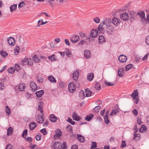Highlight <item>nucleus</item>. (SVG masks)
<instances>
[{
    "instance_id": "f257e3e1",
    "label": "nucleus",
    "mask_w": 149,
    "mask_h": 149,
    "mask_svg": "<svg viewBox=\"0 0 149 149\" xmlns=\"http://www.w3.org/2000/svg\"><path fill=\"white\" fill-rule=\"evenodd\" d=\"M121 22L120 19L115 17H113L111 20V23L115 27L119 25Z\"/></svg>"
},
{
    "instance_id": "f03ea898",
    "label": "nucleus",
    "mask_w": 149,
    "mask_h": 149,
    "mask_svg": "<svg viewBox=\"0 0 149 149\" xmlns=\"http://www.w3.org/2000/svg\"><path fill=\"white\" fill-rule=\"evenodd\" d=\"M68 89L69 91L71 93H74L75 91V87L74 83L72 82H71L69 84Z\"/></svg>"
},
{
    "instance_id": "7ed1b4c3",
    "label": "nucleus",
    "mask_w": 149,
    "mask_h": 149,
    "mask_svg": "<svg viewBox=\"0 0 149 149\" xmlns=\"http://www.w3.org/2000/svg\"><path fill=\"white\" fill-rule=\"evenodd\" d=\"M116 27L110 25L107 27V31L108 33H112L116 31Z\"/></svg>"
},
{
    "instance_id": "20e7f679",
    "label": "nucleus",
    "mask_w": 149,
    "mask_h": 149,
    "mask_svg": "<svg viewBox=\"0 0 149 149\" xmlns=\"http://www.w3.org/2000/svg\"><path fill=\"white\" fill-rule=\"evenodd\" d=\"M118 59L120 63H125L127 61V57L125 55H121L118 57Z\"/></svg>"
},
{
    "instance_id": "39448f33",
    "label": "nucleus",
    "mask_w": 149,
    "mask_h": 149,
    "mask_svg": "<svg viewBox=\"0 0 149 149\" xmlns=\"http://www.w3.org/2000/svg\"><path fill=\"white\" fill-rule=\"evenodd\" d=\"M79 37L78 36L73 35L71 38L70 41L73 43L77 42L79 40Z\"/></svg>"
},
{
    "instance_id": "423d86ee",
    "label": "nucleus",
    "mask_w": 149,
    "mask_h": 149,
    "mask_svg": "<svg viewBox=\"0 0 149 149\" xmlns=\"http://www.w3.org/2000/svg\"><path fill=\"white\" fill-rule=\"evenodd\" d=\"M8 43L11 46H13L15 44V40L14 38L12 37L8 38L7 39Z\"/></svg>"
},
{
    "instance_id": "0eeeda50",
    "label": "nucleus",
    "mask_w": 149,
    "mask_h": 149,
    "mask_svg": "<svg viewBox=\"0 0 149 149\" xmlns=\"http://www.w3.org/2000/svg\"><path fill=\"white\" fill-rule=\"evenodd\" d=\"M120 16L121 19L125 21H127L129 17L127 13L121 14Z\"/></svg>"
},
{
    "instance_id": "6e6552de",
    "label": "nucleus",
    "mask_w": 149,
    "mask_h": 149,
    "mask_svg": "<svg viewBox=\"0 0 149 149\" xmlns=\"http://www.w3.org/2000/svg\"><path fill=\"white\" fill-rule=\"evenodd\" d=\"M111 23V20L110 18H108L104 20L101 24L104 25H105L107 27L110 25Z\"/></svg>"
},
{
    "instance_id": "1a4fd4ad",
    "label": "nucleus",
    "mask_w": 149,
    "mask_h": 149,
    "mask_svg": "<svg viewBox=\"0 0 149 149\" xmlns=\"http://www.w3.org/2000/svg\"><path fill=\"white\" fill-rule=\"evenodd\" d=\"M30 86L31 90L33 91H35L37 90V87L35 82H32L30 84Z\"/></svg>"
},
{
    "instance_id": "9d476101",
    "label": "nucleus",
    "mask_w": 149,
    "mask_h": 149,
    "mask_svg": "<svg viewBox=\"0 0 149 149\" xmlns=\"http://www.w3.org/2000/svg\"><path fill=\"white\" fill-rule=\"evenodd\" d=\"M98 31L97 30L93 29L91 31L90 36L92 38H95L97 36Z\"/></svg>"
},
{
    "instance_id": "9b49d317",
    "label": "nucleus",
    "mask_w": 149,
    "mask_h": 149,
    "mask_svg": "<svg viewBox=\"0 0 149 149\" xmlns=\"http://www.w3.org/2000/svg\"><path fill=\"white\" fill-rule=\"evenodd\" d=\"M43 113H42L41 115H38V116L37 117V121L38 123H43L44 118L43 117Z\"/></svg>"
},
{
    "instance_id": "f8f14e48",
    "label": "nucleus",
    "mask_w": 149,
    "mask_h": 149,
    "mask_svg": "<svg viewBox=\"0 0 149 149\" xmlns=\"http://www.w3.org/2000/svg\"><path fill=\"white\" fill-rule=\"evenodd\" d=\"M61 143L59 142H55L53 143L52 147V149H59Z\"/></svg>"
},
{
    "instance_id": "ddd939ff",
    "label": "nucleus",
    "mask_w": 149,
    "mask_h": 149,
    "mask_svg": "<svg viewBox=\"0 0 149 149\" xmlns=\"http://www.w3.org/2000/svg\"><path fill=\"white\" fill-rule=\"evenodd\" d=\"M79 75V72L78 70H76L73 73L72 78L74 80H77Z\"/></svg>"
},
{
    "instance_id": "4468645a",
    "label": "nucleus",
    "mask_w": 149,
    "mask_h": 149,
    "mask_svg": "<svg viewBox=\"0 0 149 149\" xmlns=\"http://www.w3.org/2000/svg\"><path fill=\"white\" fill-rule=\"evenodd\" d=\"M72 118L74 120L78 121L81 119L80 116H78L76 112H74L73 113Z\"/></svg>"
},
{
    "instance_id": "2eb2a0df",
    "label": "nucleus",
    "mask_w": 149,
    "mask_h": 149,
    "mask_svg": "<svg viewBox=\"0 0 149 149\" xmlns=\"http://www.w3.org/2000/svg\"><path fill=\"white\" fill-rule=\"evenodd\" d=\"M61 132L59 129H57L56 130V134L54 136V138L55 139H57L61 136Z\"/></svg>"
},
{
    "instance_id": "dca6fc26",
    "label": "nucleus",
    "mask_w": 149,
    "mask_h": 149,
    "mask_svg": "<svg viewBox=\"0 0 149 149\" xmlns=\"http://www.w3.org/2000/svg\"><path fill=\"white\" fill-rule=\"evenodd\" d=\"M29 129L31 130H33L37 126L36 123L34 122H32L29 125Z\"/></svg>"
},
{
    "instance_id": "f3484780",
    "label": "nucleus",
    "mask_w": 149,
    "mask_h": 149,
    "mask_svg": "<svg viewBox=\"0 0 149 149\" xmlns=\"http://www.w3.org/2000/svg\"><path fill=\"white\" fill-rule=\"evenodd\" d=\"M84 56L86 59H89L90 58V52L89 50H86L84 52Z\"/></svg>"
},
{
    "instance_id": "a211bd4d",
    "label": "nucleus",
    "mask_w": 149,
    "mask_h": 149,
    "mask_svg": "<svg viewBox=\"0 0 149 149\" xmlns=\"http://www.w3.org/2000/svg\"><path fill=\"white\" fill-rule=\"evenodd\" d=\"M77 139L81 142H84L85 141L84 137L81 134H78L77 135Z\"/></svg>"
},
{
    "instance_id": "6ab92c4d",
    "label": "nucleus",
    "mask_w": 149,
    "mask_h": 149,
    "mask_svg": "<svg viewBox=\"0 0 149 149\" xmlns=\"http://www.w3.org/2000/svg\"><path fill=\"white\" fill-rule=\"evenodd\" d=\"M103 26L101 23L99 26L98 29L100 33H102L104 32V29L102 27Z\"/></svg>"
},
{
    "instance_id": "aec40b11",
    "label": "nucleus",
    "mask_w": 149,
    "mask_h": 149,
    "mask_svg": "<svg viewBox=\"0 0 149 149\" xmlns=\"http://www.w3.org/2000/svg\"><path fill=\"white\" fill-rule=\"evenodd\" d=\"M48 79L49 81L52 83H54L56 82V79L52 75L48 76Z\"/></svg>"
},
{
    "instance_id": "412c9836",
    "label": "nucleus",
    "mask_w": 149,
    "mask_h": 149,
    "mask_svg": "<svg viewBox=\"0 0 149 149\" xmlns=\"http://www.w3.org/2000/svg\"><path fill=\"white\" fill-rule=\"evenodd\" d=\"M124 69L121 68L118 70V75L120 77L122 76L124 74Z\"/></svg>"
},
{
    "instance_id": "4be33fe9",
    "label": "nucleus",
    "mask_w": 149,
    "mask_h": 149,
    "mask_svg": "<svg viewBox=\"0 0 149 149\" xmlns=\"http://www.w3.org/2000/svg\"><path fill=\"white\" fill-rule=\"evenodd\" d=\"M44 93V91L43 90H41L39 91H38L36 93V96L38 97H40L42 96Z\"/></svg>"
},
{
    "instance_id": "5701e85b",
    "label": "nucleus",
    "mask_w": 149,
    "mask_h": 149,
    "mask_svg": "<svg viewBox=\"0 0 149 149\" xmlns=\"http://www.w3.org/2000/svg\"><path fill=\"white\" fill-rule=\"evenodd\" d=\"M119 108L116 107L112 111L110 115L111 116L115 115L117 113L119 112Z\"/></svg>"
},
{
    "instance_id": "b1692460",
    "label": "nucleus",
    "mask_w": 149,
    "mask_h": 149,
    "mask_svg": "<svg viewBox=\"0 0 149 149\" xmlns=\"http://www.w3.org/2000/svg\"><path fill=\"white\" fill-rule=\"evenodd\" d=\"M33 60L34 62L38 63L40 62V58L36 54H35L33 57Z\"/></svg>"
},
{
    "instance_id": "393cba45",
    "label": "nucleus",
    "mask_w": 149,
    "mask_h": 149,
    "mask_svg": "<svg viewBox=\"0 0 149 149\" xmlns=\"http://www.w3.org/2000/svg\"><path fill=\"white\" fill-rule=\"evenodd\" d=\"M51 121L52 122H55L57 119V118L54 114H52L50 115L49 117Z\"/></svg>"
},
{
    "instance_id": "a878e982",
    "label": "nucleus",
    "mask_w": 149,
    "mask_h": 149,
    "mask_svg": "<svg viewBox=\"0 0 149 149\" xmlns=\"http://www.w3.org/2000/svg\"><path fill=\"white\" fill-rule=\"evenodd\" d=\"M137 15H139L141 19H143L145 17V13L143 11L138 12Z\"/></svg>"
},
{
    "instance_id": "bb28decb",
    "label": "nucleus",
    "mask_w": 149,
    "mask_h": 149,
    "mask_svg": "<svg viewBox=\"0 0 149 149\" xmlns=\"http://www.w3.org/2000/svg\"><path fill=\"white\" fill-rule=\"evenodd\" d=\"M94 77L93 74L92 73L88 74L87 79L89 81H91L93 79Z\"/></svg>"
},
{
    "instance_id": "cd10ccee",
    "label": "nucleus",
    "mask_w": 149,
    "mask_h": 149,
    "mask_svg": "<svg viewBox=\"0 0 149 149\" xmlns=\"http://www.w3.org/2000/svg\"><path fill=\"white\" fill-rule=\"evenodd\" d=\"M105 41V39L104 37L102 35H100L99 38V42L100 44H102V42H104Z\"/></svg>"
},
{
    "instance_id": "c85d7f7f",
    "label": "nucleus",
    "mask_w": 149,
    "mask_h": 149,
    "mask_svg": "<svg viewBox=\"0 0 149 149\" xmlns=\"http://www.w3.org/2000/svg\"><path fill=\"white\" fill-rule=\"evenodd\" d=\"M136 131L135 132V133H136ZM140 137L141 135L140 134H136L135 133L134 135V136L133 138V139L135 140L136 141H138L140 139Z\"/></svg>"
},
{
    "instance_id": "c756f323",
    "label": "nucleus",
    "mask_w": 149,
    "mask_h": 149,
    "mask_svg": "<svg viewBox=\"0 0 149 149\" xmlns=\"http://www.w3.org/2000/svg\"><path fill=\"white\" fill-rule=\"evenodd\" d=\"M86 96V97L90 96L92 93V91L89 90L88 88L85 89Z\"/></svg>"
},
{
    "instance_id": "7c9ffc66",
    "label": "nucleus",
    "mask_w": 149,
    "mask_h": 149,
    "mask_svg": "<svg viewBox=\"0 0 149 149\" xmlns=\"http://www.w3.org/2000/svg\"><path fill=\"white\" fill-rule=\"evenodd\" d=\"M25 85L23 84H21L18 87V88L21 91H24Z\"/></svg>"
},
{
    "instance_id": "2f4dec72",
    "label": "nucleus",
    "mask_w": 149,
    "mask_h": 149,
    "mask_svg": "<svg viewBox=\"0 0 149 149\" xmlns=\"http://www.w3.org/2000/svg\"><path fill=\"white\" fill-rule=\"evenodd\" d=\"M13 128L11 127H10L7 129V135L9 136L11 135L13 132Z\"/></svg>"
},
{
    "instance_id": "473e14b6",
    "label": "nucleus",
    "mask_w": 149,
    "mask_h": 149,
    "mask_svg": "<svg viewBox=\"0 0 149 149\" xmlns=\"http://www.w3.org/2000/svg\"><path fill=\"white\" fill-rule=\"evenodd\" d=\"M17 4H15L12 5L10 7V11L11 12H13L17 8Z\"/></svg>"
},
{
    "instance_id": "72a5a7b5",
    "label": "nucleus",
    "mask_w": 149,
    "mask_h": 149,
    "mask_svg": "<svg viewBox=\"0 0 149 149\" xmlns=\"http://www.w3.org/2000/svg\"><path fill=\"white\" fill-rule=\"evenodd\" d=\"M79 97L80 99H83L85 97V94L84 91L81 90L79 93Z\"/></svg>"
},
{
    "instance_id": "f704fd0d",
    "label": "nucleus",
    "mask_w": 149,
    "mask_h": 149,
    "mask_svg": "<svg viewBox=\"0 0 149 149\" xmlns=\"http://www.w3.org/2000/svg\"><path fill=\"white\" fill-rule=\"evenodd\" d=\"M93 114H90L89 115L86 116V117L85 119L87 121H89L92 119V118H93Z\"/></svg>"
},
{
    "instance_id": "c9c22d12",
    "label": "nucleus",
    "mask_w": 149,
    "mask_h": 149,
    "mask_svg": "<svg viewBox=\"0 0 149 149\" xmlns=\"http://www.w3.org/2000/svg\"><path fill=\"white\" fill-rule=\"evenodd\" d=\"M138 95V93L137 90H135L133 91V93L131 95L132 97H136Z\"/></svg>"
},
{
    "instance_id": "e433bc0d",
    "label": "nucleus",
    "mask_w": 149,
    "mask_h": 149,
    "mask_svg": "<svg viewBox=\"0 0 149 149\" xmlns=\"http://www.w3.org/2000/svg\"><path fill=\"white\" fill-rule=\"evenodd\" d=\"M26 63H27L28 64L31 65L33 64L32 61L30 58H26Z\"/></svg>"
},
{
    "instance_id": "4c0bfd02",
    "label": "nucleus",
    "mask_w": 149,
    "mask_h": 149,
    "mask_svg": "<svg viewBox=\"0 0 149 149\" xmlns=\"http://www.w3.org/2000/svg\"><path fill=\"white\" fill-rule=\"evenodd\" d=\"M5 111L6 114H7L8 115H10L11 112L8 106H6Z\"/></svg>"
},
{
    "instance_id": "58836bf2",
    "label": "nucleus",
    "mask_w": 149,
    "mask_h": 149,
    "mask_svg": "<svg viewBox=\"0 0 149 149\" xmlns=\"http://www.w3.org/2000/svg\"><path fill=\"white\" fill-rule=\"evenodd\" d=\"M104 120L105 123L108 124L109 123V119L108 116L106 115L104 117Z\"/></svg>"
},
{
    "instance_id": "ea45409f",
    "label": "nucleus",
    "mask_w": 149,
    "mask_h": 149,
    "mask_svg": "<svg viewBox=\"0 0 149 149\" xmlns=\"http://www.w3.org/2000/svg\"><path fill=\"white\" fill-rule=\"evenodd\" d=\"M1 55L4 58L5 57L7 56L8 55V53L4 51H1L0 52Z\"/></svg>"
},
{
    "instance_id": "a19ab883",
    "label": "nucleus",
    "mask_w": 149,
    "mask_h": 149,
    "mask_svg": "<svg viewBox=\"0 0 149 149\" xmlns=\"http://www.w3.org/2000/svg\"><path fill=\"white\" fill-rule=\"evenodd\" d=\"M133 65L132 64H129L125 67V70L128 71L130 69L132 68L133 67Z\"/></svg>"
},
{
    "instance_id": "79ce46f5",
    "label": "nucleus",
    "mask_w": 149,
    "mask_h": 149,
    "mask_svg": "<svg viewBox=\"0 0 149 149\" xmlns=\"http://www.w3.org/2000/svg\"><path fill=\"white\" fill-rule=\"evenodd\" d=\"M54 56L55 55L53 54L51 56H48V58L51 61H54L56 60V59L55 58Z\"/></svg>"
},
{
    "instance_id": "37998d69",
    "label": "nucleus",
    "mask_w": 149,
    "mask_h": 149,
    "mask_svg": "<svg viewBox=\"0 0 149 149\" xmlns=\"http://www.w3.org/2000/svg\"><path fill=\"white\" fill-rule=\"evenodd\" d=\"M101 87L100 84L98 82H96L95 85V88L97 90H99Z\"/></svg>"
},
{
    "instance_id": "c03bdc74",
    "label": "nucleus",
    "mask_w": 149,
    "mask_h": 149,
    "mask_svg": "<svg viewBox=\"0 0 149 149\" xmlns=\"http://www.w3.org/2000/svg\"><path fill=\"white\" fill-rule=\"evenodd\" d=\"M141 127L139 129V132H144L145 130L146 129V127L144 125H142Z\"/></svg>"
},
{
    "instance_id": "a18cd8bd",
    "label": "nucleus",
    "mask_w": 149,
    "mask_h": 149,
    "mask_svg": "<svg viewBox=\"0 0 149 149\" xmlns=\"http://www.w3.org/2000/svg\"><path fill=\"white\" fill-rule=\"evenodd\" d=\"M27 134V130H25L23 132L22 134V136L24 138H25V137L26 136Z\"/></svg>"
},
{
    "instance_id": "49530a36",
    "label": "nucleus",
    "mask_w": 149,
    "mask_h": 149,
    "mask_svg": "<svg viewBox=\"0 0 149 149\" xmlns=\"http://www.w3.org/2000/svg\"><path fill=\"white\" fill-rule=\"evenodd\" d=\"M15 71V68L14 67H11L8 70V72L10 73H13Z\"/></svg>"
},
{
    "instance_id": "de8ad7c7",
    "label": "nucleus",
    "mask_w": 149,
    "mask_h": 149,
    "mask_svg": "<svg viewBox=\"0 0 149 149\" xmlns=\"http://www.w3.org/2000/svg\"><path fill=\"white\" fill-rule=\"evenodd\" d=\"M67 130L69 132H71L72 130V127L70 125H67L66 127Z\"/></svg>"
},
{
    "instance_id": "09e8293b",
    "label": "nucleus",
    "mask_w": 149,
    "mask_h": 149,
    "mask_svg": "<svg viewBox=\"0 0 149 149\" xmlns=\"http://www.w3.org/2000/svg\"><path fill=\"white\" fill-rule=\"evenodd\" d=\"M66 144V143L65 142H63L62 143L60 148H61V149H67Z\"/></svg>"
},
{
    "instance_id": "8fccbe9b",
    "label": "nucleus",
    "mask_w": 149,
    "mask_h": 149,
    "mask_svg": "<svg viewBox=\"0 0 149 149\" xmlns=\"http://www.w3.org/2000/svg\"><path fill=\"white\" fill-rule=\"evenodd\" d=\"M105 85L109 86H112L114 85V84L113 82H109L107 81L104 82Z\"/></svg>"
},
{
    "instance_id": "3c124183",
    "label": "nucleus",
    "mask_w": 149,
    "mask_h": 149,
    "mask_svg": "<svg viewBox=\"0 0 149 149\" xmlns=\"http://www.w3.org/2000/svg\"><path fill=\"white\" fill-rule=\"evenodd\" d=\"M15 70L17 71V72L19 71L21 69L20 66H19L18 64H16L15 66Z\"/></svg>"
},
{
    "instance_id": "603ef678",
    "label": "nucleus",
    "mask_w": 149,
    "mask_h": 149,
    "mask_svg": "<svg viewBox=\"0 0 149 149\" xmlns=\"http://www.w3.org/2000/svg\"><path fill=\"white\" fill-rule=\"evenodd\" d=\"M25 5V3H24V1H22L21 2H20L19 4H18V7L19 8H21L23 7Z\"/></svg>"
},
{
    "instance_id": "864d4df0",
    "label": "nucleus",
    "mask_w": 149,
    "mask_h": 149,
    "mask_svg": "<svg viewBox=\"0 0 149 149\" xmlns=\"http://www.w3.org/2000/svg\"><path fill=\"white\" fill-rule=\"evenodd\" d=\"M100 108L101 107L100 106H97L96 107H95V108H94V110L95 111V112H97L99 111Z\"/></svg>"
},
{
    "instance_id": "5fc2aeb1",
    "label": "nucleus",
    "mask_w": 149,
    "mask_h": 149,
    "mask_svg": "<svg viewBox=\"0 0 149 149\" xmlns=\"http://www.w3.org/2000/svg\"><path fill=\"white\" fill-rule=\"evenodd\" d=\"M40 132L43 134L44 135H45L47 134V132H46V129L43 128L40 130Z\"/></svg>"
},
{
    "instance_id": "6e6d98bb",
    "label": "nucleus",
    "mask_w": 149,
    "mask_h": 149,
    "mask_svg": "<svg viewBox=\"0 0 149 149\" xmlns=\"http://www.w3.org/2000/svg\"><path fill=\"white\" fill-rule=\"evenodd\" d=\"M67 121L72 125H74L75 123V122L73 121L70 118H68Z\"/></svg>"
},
{
    "instance_id": "4d7b16f0",
    "label": "nucleus",
    "mask_w": 149,
    "mask_h": 149,
    "mask_svg": "<svg viewBox=\"0 0 149 149\" xmlns=\"http://www.w3.org/2000/svg\"><path fill=\"white\" fill-rule=\"evenodd\" d=\"M94 21L96 23H98L100 22V19L98 17H96L93 19Z\"/></svg>"
},
{
    "instance_id": "13d9d810",
    "label": "nucleus",
    "mask_w": 149,
    "mask_h": 149,
    "mask_svg": "<svg viewBox=\"0 0 149 149\" xmlns=\"http://www.w3.org/2000/svg\"><path fill=\"white\" fill-rule=\"evenodd\" d=\"M38 109L39 111H40L41 113H43V110L42 109V105L41 104H40L39 105Z\"/></svg>"
},
{
    "instance_id": "bf43d9fd",
    "label": "nucleus",
    "mask_w": 149,
    "mask_h": 149,
    "mask_svg": "<svg viewBox=\"0 0 149 149\" xmlns=\"http://www.w3.org/2000/svg\"><path fill=\"white\" fill-rule=\"evenodd\" d=\"M97 147V143L96 142H93L91 145V148H93Z\"/></svg>"
},
{
    "instance_id": "052dcab7",
    "label": "nucleus",
    "mask_w": 149,
    "mask_h": 149,
    "mask_svg": "<svg viewBox=\"0 0 149 149\" xmlns=\"http://www.w3.org/2000/svg\"><path fill=\"white\" fill-rule=\"evenodd\" d=\"M38 81L39 83H42L43 81V79L41 77H37Z\"/></svg>"
},
{
    "instance_id": "680f3d73",
    "label": "nucleus",
    "mask_w": 149,
    "mask_h": 149,
    "mask_svg": "<svg viewBox=\"0 0 149 149\" xmlns=\"http://www.w3.org/2000/svg\"><path fill=\"white\" fill-rule=\"evenodd\" d=\"M25 138V140L26 141L28 142L29 143L31 142L32 141V139L31 137H28L26 138Z\"/></svg>"
},
{
    "instance_id": "e2e57ef3",
    "label": "nucleus",
    "mask_w": 149,
    "mask_h": 149,
    "mask_svg": "<svg viewBox=\"0 0 149 149\" xmlns=\"http://www.w3.org/2000/svg\"><path fill=\"white\" fill-rule=\"evenodd\" d=\"M6 149H13L12 145L10 144H8Z\"/></svg>"
},
{
    "instance_id": "0e129e2a",
    "label": "nucleus",
    "mask_w": 149,
    "mask_h": 149,
    "mask_svg": "<svg viewBox=\"0 0 149 149\" xmlns=\"http://www.w3.org/2000/svg\"><path fill=\"white\" fill-rule=\"evenodd\" d=\"M126 146V143L125 141H122V143L121 145V147L123 148Z\"/></svg>"
},
{
    "instance_id": "69168bd1",
    "label": "nucleus",
    "mask_w": 149,
    "mask_h": 149,
    "mask_svg": "<svg viewBox=\"0 0 149 149\" xmlns=\"http://www.w3.org/2000/svg\"><path fill=\"white\" fill-rule=\"evenodd\" d=\"M49 123V122L47 120H45V122L44 123L43 125L44 127H46L48 125Z\"/></svg>"
},
{
    "instance_id": "338daca9",
    "label": "nucleus",
    "mask_w": 149,
    "mask_h": 149,
    "mask_svg": "<svg viewBox=\"0 0 149 149\" xmlns=\"http://www.w3.org/2000/svg\"><path fill=\"white\" fill-rule=\"evenodd\" d=\"M149 55V54H146L142 58V60L145 61L146 60H147L148 56Z\"/></svg>"
},
{
    "instance_id": "774afa93",
    "label": "nucleus",
    "mask_w": 149,
    "mask_h": 149,
    "mask_svg": "<svg viewBox=\"0 0 149 149\" xmlns=\"http://www.w3.org/2000/svg\"><path fill=\"white\" fill-rule=\"evenodd\" d=\"M146 42L147 44L149 45V36L146 37Z\"/></svg>"
}]
</instances>
